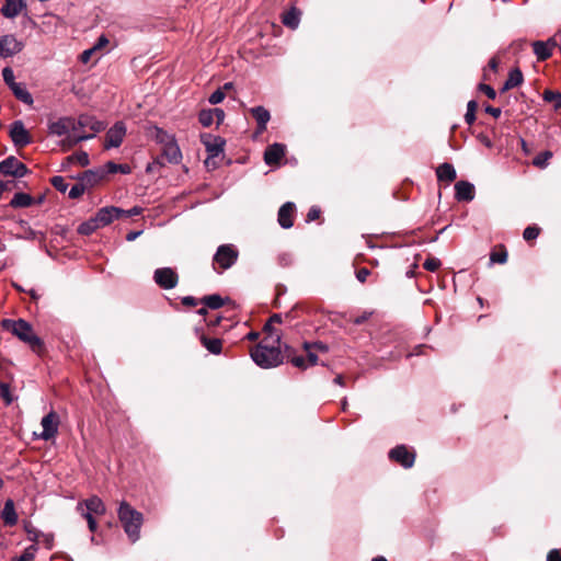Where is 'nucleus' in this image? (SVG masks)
<instances>
[{
    "label": "nucleus",
    "instance_id": "1",
    "mask_svg": "<svg viewBox=\"0 0 561 561\" xmlns=\"http://www.w3.org/2000/svg\"><path fill=\"white\" fill-rule=\"evenodd\" d=\"M280 336L275 333V336H266L261 343L251 351L253 362L262 368L276 367L283 363V355L280 352Z\"/></svg>",
    "mask_w": 561,
    "mask_h": 561
},
{
    "label": "nucleus",
    "instance_id": "2",
    "mask_svg": "<svg viewBox=\"0 0 561 561\" xmlns=\"http://www.w3.org/2000/svg\"><path fill=\"white\" fill-rule=\"evenodd\" d=\"M1 327L27 344L33 352L39 354L43 351L44 343L42 339L35 334L32 324L24 319H3Z\"/></svg>",
    "mask_w": 561,
    "mask_h": 561
},
{
    "label": "nucleus",
    "instance_id": "3",
    "mask_svg": "<svg viewBox=\"0 0 561 561\" xmlns=\"http://www.w3.org/2000/svg\"><path fill=\"white\" fill-rule=\"evenodd\" d=\"M76 130L71 134L70 138L61 140V147L64 150H68L78 142L93 138L96 133L101 131L104 126L103 124L90 115H81L78 119H73Z\"/></svg>",
    "mask_w": 561,
    "mask_h": 561
},
{
    "label": "nucleus",
    "instance_id": "4",
    "mask_svg": "<svg viewBox=\"0 0 561 561\" xmlns=\"http://www.w3.org/2000/svg\"><path fill=\"white\" fill-rule=\"evenodd\" d=\"M117 516L128 539L136 542L140 538V528L144 523L142 513L135 510L126 501H122L117 510Z\"/></svg>",
    "mask_w": 561,
    "mask_h": 561
},
{
    "label": "nucleus",
    "instance_id": "5",
    "mask_svg": "<svg viewBox=\"0 0 561 561\" xmlns=\"http://www.w3.org/2000/svg\"><path fill=\"white\" fill-rule=\"evenodd\" d=\"M201 140L206 148L207 158L205 160V165L208 169L217 168V159L224 153V148L226 141L220 136H215L211 134H203L201 136Z\"/></svg>",
    "mask_w": 561,
    "mask_h": 561
},
{
    "label": "nucleus",
    "instance_id": "6",
    "mask_svg": "<svg viewBox=\"0 0 561 561\" xmlns=\"http://www.w3.org/2000/svg\"><path fill=\"white\" fill-rule=\"evenodd\" d=\"M239 251L232 244H222L218 247L214 255V265H217L220 270L230 268L238 260Z\"/></svg>",
    "mask_w": 561,
    "mask_h": 561
},
{
    "label": "nucleus",
    "instance_id": "7",
    "mask_svg": "<svg viewBox=\"0 0 561 561\" xmlns=\"http://www.w3.org/2000/svg\"><path fill=\"white\" fill-rule=\"evenodd\" d=\"M0 172L4 175L14 178H23L27 174L28 169L24 163L19 161L15 157L10 156L0 162Z\"/></svg>",
    "mask_w": 561,
    "mask_h": 561
},
{
    "label": "nucleus",
    "instance_id": "8",
    "mask_svg": "<svg viewBox=\"0 0 561 561\" xmlns=\"http://www.w3.org/2000/svg\"><path fill=\"white\" fill-rule=\"evenodd\" d=\"M41 424L43 432L38 435V438L49 440L55 437L58 432L59 416L56 412L50 411L42 419Z\"/></svg>",
    "mask_w": 561,
    "mask_h": 561
},
{
    "label": "nucleus",
    "instance_id": "9",
    "mask_svg": "<svg viewBox=\"0 0 561 561\" xmlns=\"http://www.w3.org/2000/svg\"><path fill=\"white\" fill-rule=\"evenodd\" d=\"M77 511L79 513H90V515L102 516L106 513V507L99 496L93 495L84 501L79 502L77 505Z\"/></svg>",
    "mask_w": 561,
    "mask_h": 561
},
{
    "label": "nucleus",
    "instance_id": "10",
    "mask_svg": "<svg viewBox=\"0 0 561 561\" xmlns=\"http://www.w3.org/2000/svg\"><path fill=\"white\" fill-rule=\"evenodd\" d=\"M124 213L125 210L118 207H103L98 210V213L94 216V219L99 228H102L113 222L114 219H118L119 217H122V214Z\"/></svg>",
    "mask_w": 561,
    "mask_h": 561
},
{
    "label": "nucleus",
    "instance_id": "11",
    "mask_svg": "<svg viewBox=\"0 0 561 561\" xmlns=\"http://www.w3.org/2000/svg\"><path fill=\"white\" fill-rule=\"evenodd\" d=\"M126 135V127L122 122H117L108 129L105 137V148H117L123 142Z\"/></svg>",
    "mask_w": 561,
    "mask_h": 561
},
{
    "label": "nucleus",
    "instance_id": "12",
    "mask_svg": "<svg viewBox=\"0 0 561 561\" xmlns=\"http://www.w3.org/2000/svg\"><path fill=\"white\" fill-rule=\"evenodd\" d=\"M48 128L51 135L65 136V138H70L73 130H76L73 118L70 117L59 118L58 121L50 123Z\"/></svg>",
    "mask_w": 561,
    "mask_h": 561
},
{
    "label": "nucleus",
    "instance_id": "13",
    "mask_svg": "<svg viewBox=\"0 0 561 561\" xmlns=\"http://www.w3.org/2000/svg\"><path fill=\"white\" fill-rule=\"evenodd\" d=\"M153 279L162 289H171L175 286V274L170 267L157 268L153 274Z\"/></svg>",
    "mask_w": 561,
    "mask_h": 561
},
{
    "label": "nucleus",
    "instance_id": "14",
    "mask_svg": "<svg viewBox=\"0 0 561 561\" xmlns=\"http://www.w3.org/2000/svg\"><path fill=\"white\" fill-rule=\"evenodd\" d=\"M10 136H11L14 145H16L19 147H24L31 142L30 134L25 129V127L21 121H15L11 125Z\"/></svg>",
    "mask_w": 561,
    "mask_h": 561
},
{
    "label": "nucleus",
    "instance_id": "15",
    "mask_svg": "<svg viewBox=\"0 0 561 561\" xmlns=\"http://www.w3.org/2000/svg\"><path fill=\"white\" fill-rule=\"evenodd\" d=\"M22 50V44L12 35L0 37L1 57L13 56Z\"/></svg>",
    "mask_w": 561,
    "mask_h": 561
},
{
    "label": "nucleus",
    "instance_id": "16",
    "mask_svg": "<svg viewBox=\"0 0 561 561\" xmlns=\"http://www.w3.org/2000/svg\"><path fill=\"white\" fill-rule=\"evenodd\" d=\"M389 457L399 462L404 468H410L414 463V454L410 453L405 446H397L391 449L389 453Z\"/></svg>",
    "mask_w": 561,
    "mask_h": 561
},
{
    "label": "nucleus",
    "instance_id": "17",
    "mask_svg": "<svg viewBox=\"0 0 561 561\" xmlns=\"http://www.w3.org/2000/svg\"><path fill=\"white\" fill-rule=\"evenodd\" d=\"M456 198L460 202H470L474 198V186L470 182L459 181L455 184Z\"/></svg>",
    "mask_w": 561,
    "mask_h": 561
},
{
    "label": "nucleus",
    "instance_id": "18",
    "mask_svg": "<svg viewBox=\"0 0 561 561\" xmlns=\"http://www.w3.org/2000/svg\"><path fill=\"white\" fill-rule=\"evenodd\" d=\"M295 205L290 202L285 203L278 210V224L282 228L288 229L293 227Z\"/></svg>",
    "mask_w": 561,
    "mask_h": 561
},
{
    "label": "nucleus",
    "instance_id": "19",
    "mask_svg": "<svg viewBox=\"0 0 561 561\" xmlns=\"http://www.w3.org/2000/svg\"><path fill=\"white\" fill-rule=\"evenodd\" d=\"M285 156V147L280 144H274L266 148L264 152V161L268 165L276 164Z\"/></svg>",
    "mask_w": 561,
    "mask_h": 561
},
{
    "label": "nucleus",
    "instance_id": "20",
    "mask_svg": "<svg viewBox=\"0 0 561 561\" xmlns=\"http://www.w3.org/2000/svg\"><path fill=\"white\" fill-rule=\"evenodd\" d=\"M250 113L257 123L259 133H263L266 129V125L271 118L270 112L263 106H255L250 110Z\"/></svg>",
    "mask_w": 561,
    "mask_h": 561
},
{
    "label": "nucleus",
    "instance_id": "21",
    "mask_svg": "<svg viewBox=\"0 0 561 561\" xmlns=\"http://www.w3.org/2000/svg\"><path fill=\"white\" fill-rule=\"evenodd\" d=\"M304 348L308 356L309 365H316L318 363L317 352L327 353L328 346L321 342L317 343H305Z\"/></svg>",
    "mask_w": 561,
    "mask_h": 561
},
{
    "label": "nucleus",
    "instance_id": "22",
    "mask_svg": "<svg viewBox=\"0 0 561 561\" xmlns=\"http://www.w3.org/2000/svg\"><path fill=\"white\" fill-rule=\"evenodd\" d=\"M24 7L25 4L23 0H5L1 12L5 18L13 19L20 14Z\"/></svg>",
    "mask_w": 561,
    "mask_h": 561
},
{
    "label": "nucleus",
    "instance_id": "23",
    "mask_svg": "<svg viewBox=\"0 0 561 561\" xmlns=\"http://www.w3.org/2000/svg\"><path fill=\"white\" fill-rule=\"evenodd\" d=\"M1 518L8 526H14L18 523V514L15 512L14 502L11 499L7 500L4 503Z\"/></svg>",
    "mask_w": 561,
    "mask_h": 561
},
{
    "label": "nucleus",
    "instance_id": "24",
    "mask_svg": "<svg viewBox=\"0 0 561 561\" xmlns=\"http://www.w3.org/2000/svg\"><path fill=\"white\" fill-rule=\"evenodd\" d=\"M436 174L439 181L451 183L457 174L455 168L450 163H443L436 169Z\"/></svg>",
    "mask_w": 561,
    "mask_h": 561
},
{
    "label": "nucleus",
    "instance_id": "25",
    "mask_svg": "<svg viewBox=\"0 0 561 561\" xmlns=\"http://www.w3.org/2000/svg\"><path fill=\"white\" fill-rule=\"evenodd\" d=\"M93 178H94V174L92 172H85L83 174V176L81 178V182L76 183L69 190V197L70 198H78V197H80L84 193V191H85V186H84L83 182L91 183Z\"/></svg>",
    "mask_w": 561,
    "mask_h": 561
},
{
    "label": "nucleus",
    "instance_id": "26",
    "mask_svg": "<svg viewBox=\"0 0 561 561\" xmlns=\"http://www.w3.org/2000/svg\"><path fill=\"white\" fill-rule=\"evenodd\" d=\"M201 343L211 354L218 355L221 353L222 342L217 337H208L204 334L201 335Z\"/></svg>",
    "mask_w": 561,
    "mask_h": 561
},
{
    "label": "nucleus",
    "instance_id": "27",
    "mask_svg": "<svg viewBox=\"0 0 561 561\" xmlns=\"http://www.w3.org/2000/svg\"><path fill=\"white\" fill-rule=\"evenodd\" d=\"M282 22L291 30L297 28L300 22V12L295 8L290 9L283 14Z\"/></svg>",
    "mask_w": 561,
    "mask_h": 561
},
{
    "label": "nucleus",
    "instance_id": "28",
    "mask_svg": "<svg viewBox=\"0 0 561 561\" xmlns=\"http://www.w3.org/2000/svg\"><path fill=\"white\" fill-rule=\"evenodd\" d=\"M533 47L538 60H546L552 55L549 43L538 41L533 44Z\"/></svg>",
    "mask_w": 561,
    "mask_h": 561
},
{
    "label": "nucleus",
    "instance_id": "29",
    "mask_svg": "<svg viewBox=\"0 0 561 561\" xmlns=\"http://www.w3.org/2000/svg\"><path fill=\"white\" fill-rule=\"evenodd\" d=\"M34 199L30 194L15 193L10 202V206L13 208L28 207L33 204Z\"/></svg>",
    "mask_w": 561,
    "mask_h": 561
},
{
    "label": "nucleus",
    "instance_id": "30",
    "mask_svg": "<svg viewBox=\"0 0 561 561\" xmlns=\"http://www.w3.org/2000/svg\"><path fill=\"white\" fill-rule=\"evenodd\" d=\"M522 82H523V73L518 68H515L510 71L508 78L503 85V91L516 88L519 84H522Z\"/></svg>",
    "mask_w": 561,
    "mask_h": 561
},
{
    "label": "nucleus",
    "instance_id": "31",
    "mask_svg": "<svg viewBox=\"0 0 561 561\" xmlns=\"http://www.w3.org/2000/svg\"><path fill=\"white\" fill-rule=\"evenodd\" d=\"M10 89L12 90L15 98L19 99L20 101H22L26 104L33 103V98H32L31 93L25 89V87L23 84L15 83Z\"/></svg>",
    "mask_w": 561,
    "mask_h": 561
},
{
    "label": "nucleus",
    "instance_id": "32",
    "mask_svg": "<svg viewBox=\"0 0 561 561\" xmlns=\"http://www.w3.org/2000/svg\"><path fill=\"white\" fill-rule=\"evenodd\" d=\"M203 304L213 310H217L224 306L225 300L221 296L214 294V295L205 296L203 298Z\"/></svg>",
    "mask_w": 561,
    "mask_h": 561
},
{
    "label": "nucleus",
    "instance_id": "33",
    "mask_svg": "<svg viewBox=\"0 0 561 561\" xmlns=\"http://www.w3.org/2000/svg\"><path fill=\"white\" fill-rule=\"evenodd\" d=\"M100 229L94 217L90 218L89 220L82 222L79 227H78V232L80 234H84V236H89L91 233H93L95 230Z\"/></svg>",
    "mask_w": 561,
    "mask_h": 561
},
{
    "label": "nucleus",
    "instance_id": "34",
    "mask_svg": "<svg viewBox=\"0 0 561 561\" xmlns=\"http://www.w3.org/2000/svg\"><path fill=\"white\" fill-rule=\"evenodd\" d=\"M214 114H215L214 108L201 111V113L198 115L199 123L204 127H209L215 122Z\"/></svg>",
    "mask_w": 561,
    "mask_h": 561
},
{
    "label": "nucleus",
    "instance_id": "35",
    "mask_svg": "<svg viewBox=\"0 0 561 561\" xmlns=\"http://www.w3.org/2000/svg\"><path fill=\"white\" fill-rule=\"evenodd\" d=\"M106 169L110 173H123V174H128L130 173L131 169L128 164H117V163H114V162H107L106 164Z\"/></svg>",
    "mask_w": 561,
    "mask_h": 561
},
{
    "label": "nucleus",
    "instance_id": "36",
    "mask_svg": "<svg viewBox=\"0 0 561 561\" xmlns=\"http://www.w3.org/2000/svg\"><path fill=\"white\" fill-rule=\"evenodd\" d=\"M477 102L469 101L467 105V113L465 114V121L468 125L473 124L476 121Z\"/></svg>",
    "mask_w": 561,
    "mask_h": 561
},
{
    "label": "nucleus",
    "instance_id": "37",
    "mask_svg": "<svg viewBox=\"0 0 561 561\" xmlns=\"http://www.w3.org/2000/svg\"><path fill=\"white\" fill-rule=\"evenodd\" d=\"M552 152L551 151H543L539 153L535 159L533 160L534 165L538 168H545L548 164V161L551 159Z\"/></svg>",
    "mask_w": 561,
    "mask_h": 561
},
{
    "label": "nucleus",
    "instance_id": "38",
    "mask_svg": "<svg viewBox=\"0 0 561 561\" xmlns=\"http://www.w3.org/2000/svg\"><path fill=\"white\" fill-rule=\"evenodd\" d=\"M37 548L32 545L27 547L24 552L18 557L14 561H34Z\"/></svg>",
    "mask_w": 561,
    "mask_h": 561
},
{
    "label": "nucleus",
    "instance_id": "39",
    "mask_svg": "<svg viewBox=\"0 0 561 561\" xmlns=\"http://www.w3.org/2000/svg\"><path fill=\"white\" fill-rule=\"evenodd\" d=\"M0 394L8 405L11 404L14 400L10 391V386L5 382H0Z\"/></svg>",
    "mask_w": 561,
    "mask_h": 561
},
{
    "label": "nucleus",
    "instance_id": "40",
    "mask_svg": "<svg viewBox=\"0 0 561 561\" xmlns=\"http://www.w3.org/2000/svg\"><path fill=\"white\" fill-rule=\"evenodd\" d=\"M543 100L547 102H553L556 101V108H559L561 106V93L553 92L550 90H546L543 92Z\"/></svg>",
    "mask_w": 561,
    "mask_h": 561
},
{
    "label": "nucleus",
    "instance_id": "41",
    "mask_svg": "<svg viewBox=\"0 0 561 561\" xmlns=\"http://www.w3.org/2000/svg\"><path fill=\"white\" fill-rule=\"evenodd\" d=\"M50 182H51V185L61 193H65L68 188V184H67L65 178H62V176L56 175V176L51 178Z\"/></svg>",
    "mask_w": 561,
    "mask_h": 561
},
{
    "label": "nucleus",
    "instance_id": "42",
    "mask_svg": "<svg viewBox=\"0 0 561 561\" xmlns=\"http://www.w3.org/2000/svg\"><path fill=\"white\" fill-rule=\"evenodd\" d=\"M70 161H75L79 163L80 165L84 167L89 163V156L87 152H77L68 158Z\"/></svg>",
    "mask_w": 561,
    "mask_h": 561
},
{
    "label": "nucleus",
    "instance_id": "43",
    "mask_svg": "<svg viewBox=\"0 0 561 561\" xmlns=\"http://www.w3.org/2000/svg\"><path fill=\"white\" fill-rule=\"evenodd\" d=\"M2 77L4 82L11 88L13 87L15 82L13 70L10 67H5L2 70Z\"/></svg>",
    "mask_w": 561,
    "mask_h": 561
},
{
    "label": "nucleus",
    "instance_id": "44",
    "mask_svg": "<svg viewBox=\"0 0 561 561\" xmlns=\"http://www.w3.org/2000/svg\"><path fill=\"white\" fill-rule=\"evenodd\" d=\"M539 228L535 226H529L524 230L523 237L526 241H530L536 239L539 236Z\"/></svg>",
    "mask_w": 561,
    "mask_h": 561
},
{
    "label": "nucleus",
    "instance_id": "45",
    "mask_svg": "<svg viewBox=\"0 0 561 561\" xmlns=\"http://www.w3.org/2000/svg\"><path fill=\"white\" fill-rule=\"evenodd\" d=\"M225 92L222 89H217L215 92H213L208 99L209 103L215 105L219 104L225 100Z\"/></svg>",
    "mask_w": 561,
    "mask_h": 561
},
{
    "label": "nucleus",
    "instance_id": "46",
    "mask_svg": "<svg viewBox=\"0 0 561 561\" xmlns=\"http://www.w3.org/2000/svg\"><path fill=\"white\" fill-rule=\"evenodd\" d=\"M174 156H175V152L173 151V148L171 146H168L164 148L161 157L158 158V162L161 164L164 163V160L172 162Z\"/></svg>",
    "mask_w": 561,
    "mask_h": 561
},
{
    "label": "nucleus",
    "instance_id": "47",
    "mask_svg": "<svg viewBox=\"0 0 561 561\" xmlns=\"http://www.w3.org/2000/svg\"><path fill=\"white\" fill-rule=\"evenodd\" d=\"M289 360L297 368L305 369L310 366L308 358L306 359L304 356H293L289 358Z\"/></svg>",
    "mask_w": 561,
    "mask_h": 561
},
{
    "label": "nucleus",
    "instance_id": "48",
    "mask_svg": "<svg viewBox=\"0 0 561 561\" xmlns=\"http://www.w3.org/2000/svg\"><path fill=\"white\" fill-rule=\"evenodd\" d=\"M280 321H282V318L279 314H273L270 318L268 322L264 325V331L268 334L267 336H271V335L275 336V334L273 333L272 324L274 322L280 323Z\"/></svg>",
    "mask_w": 561,
    "mask_h": 561
},
{
    "label": "nucleus",
    "instance_id": "49",
    "mask_svg": "<svg viewBox=\"0 0 561 561\" xmlns=\"http://www.w3.org/2000/svg\"><path fill=\"white\" fill-rule=\"evenodd\" d=\"M423 266L430 272H435L440 266V261L436 257H430L424 262Z\"/></svg>",
    "mask_w": 561,
    "mask_h": 561
},
{
    "label": "nucleus",
    "instance_id": "50",
    "mask_svg": "<svg viewBox=\"0 0 561 561\" xmlns=\"http://www.w3.org/2000/svg\"><path fill=\"white\" fill-rule=\"evenodd\" d=\"M88 522V527L90 531L94 533L98 529V523L93 515H90V513H80Z\"/></svg>",
    "mask_w": 561,
    "mask_h": 561
},
{
    "label": "nucleus",
    "instance_id": "51",
    "mask_svg": "<svg viewBox=\"0 0 561 561\" xmlns=\"http://www.w3.org/2000/svg\"><path fill=\"white\" fill-rule=\"evenodd\" d=\"M479 89H480V91H481V92H483V93H484L489 99H492V100H493V99H495V96H496V92H495V90H494L491 85H489V84H484V83H481V84L479 85Z\"/></svg>",
    "mask_w": 561,
    "mask_h": 561
},
{
    "label": "nucleus",
    "instance_id": "52",
    "mask_svg": "<svg viewBox=\"0 0 561 561\" xmlns=\"http://www.w3.org/2000/svg\"><path fill=\"white\" fill-rule=\"evenodd\" d=\"M491 261L494 263H505L507 260V253L506 252H493L491 254Z\"/></svg>",
    "mask_w": 561,
    "mask_h": 561
},
{
    "label": "nucleus",
    "instance_id": "53",
    "mask_svg": "<svg viewBox=\"0 0 561 561\" xmlns=\"http://www.w3.org/2000/svg\"><path fill=\"white\" fill-rule=\"evenodd\" d=\"M108 44V38L105 35H101L92 48L98 53Z\"/></svg>",
    "mask_w": 561,
    "mask_h": 561
},
{
    "label": "nucleus",
    "instance_id": "54",
    "mask_svg": "<svg viewBox=\"0 0 561 561\" xmlns=\"http://www.w3.org/2000/svg\"><path fill=\"white\" fill-rule=\"evenodd\" d=\"M370 275V271L366 267H363V268H359L356 273V278L360 282V283H365L367 277Z\"/></svg>",
    "mask_w": 561,
    "mask_h": 561
},
{
    "label": "nucleus",
    "instance_id": "55",
    "mask_svg": "<svg viewBox=\"0 0 561 561\" xmlns=\"http://www.w3.org/2000/svg\"><path fill=\"white\" fill-rule=\"evenodd\" d=\"M96 54V51L91 47L89 49H85L81 55H80V60L83 62V64H87L90 61V59L92 58V56Z\"/></svg>",
    "mask_w": 561,
    "mask_h": 561
},
{
    "label": "nucleus",
    "instance_id": "56",
    "mask_svg": "<svg viewBox=\"0 0 561 561\" xmlns=\"http://www.w3.org/2000/svg\"><path fill=\"white\" fill-rule=\"evenodd\" d=\"M320 216V209L317 207H311L307 214V221H313L318 219Z\"/></svg>",
    "mask_w": 561,
    "mask_h": 561
},
{
    "label": "nucleus",
    "instance_id": "57",
    "mask_svg": "<svg viewBox=\"0 0 561 561\" xmlns=\"http://www.w3.org/2000/svg\"><path fill=\"white\" fill-rule=\"evenodd\" d=\"M547 561H561V552L557 549L549 551Z\"/></svg>",
    "mask_w": 561,
    "mask_h": 561
},
{
    "label": "nucleus",
    "instance_id": "58",
    "mask_svg": "<svg viewBox=\"0 0 561 561\" xmlns=\"http://www.w3.org/2000/svg\"><path fill=\"white\" fill-rule=\"evenodd\" d=\"M214 113L217 125L221 124L225 118V112L221 108H214Z\"/></svg>",
    "mask_w": 561,
    "mask_h": 561
},
{
    "label": "nucleus",
    "instance_id": "59",
    "mask_svg": "<svg viewBox=\"0 0 561 561\" xmlns=\"http://www.w3.org/2000/svg\"><path fill=\"white\" fill-rule=\"evenodd\" d=\"M485 112L489 113L490 115H492L493 117L497 118L501 116V108L499 107H492V106H486L485 107Z\"/></svg>",
    "mask_w": 561,
    "mask_h": 561
},
{
    "label": "nucleus",
    "instance_id": "60",
    "mask_svg": "<svg viewBox=\"0 0 561 561\" xmlns=\"http://www.w3.org/2000/svg\"><path fill=\"white\" fill-rule=\"evenodd\" d=\"M141 213V208L139 207H133L128 210H125L124 214H122V216H125V217H131V216H137Z\"/></svg>",
    "mask_w": 561,
    "mask_h": 561
},
{
    "label": "nucleus",
    "instance_id": "61",
    "mask_svg": "<svg viewBox=\"0 0 561 561\" xmlns=\"http://www.w3.org/2000/svg\"><path fill=\"white\" fill-rule=\"evenodd\" d=\"M182 304H183L184 306H196V305H197V301H196V299H195L194 297H192V296H187V297H184V298L182 299Z\"/></svg>",
    "mask_w": 561,
    "mask_h": 561
},
{
    "label": "nucleus",
    "instance_id": "62",
    "mask_svg": "<svg viewBox=\"0 0 561 561\" xmlns=\"http://www.w3.org/2000/svg\"><path fill=\"white\" fill-rule=\"evenodd\" d=\"M141 234V231H130L126 236L127 241H134Z\"/></svg>",
    "mask_w": 561,
    "mask_h": 561
},
{
    "label": "nucleus",
    "instance_id": "63",
    "mask_svg": "<svg viewBox=\"0 0 561 561\" xmlns=\"http://www.w3.org/2000/svg\"><path fill=\"white\" fill-rule=\"evenodd\" d=\"M497 67H499V60L496 57H493L490 59L489 61V68L493 71H496L497 70Z\"/></svg>",
    "mask_w": 561,
    "mask_h": 561
},
{
    "label": "nucleus",
    "instance_id": "64",
    "mask_svg": "<svg viewBox=\"0 0 561 561\" xmlns=\"http://www.w3.org/2000/svg\"><path fill=\"white\" fill-rule=\"evenodd\" d=\"M221 318L216 316L214 319H209V325H217L220 323Z\"/></svg>",
    "mask_w": 561,
    "mask_h": 561
}]
</instances>
